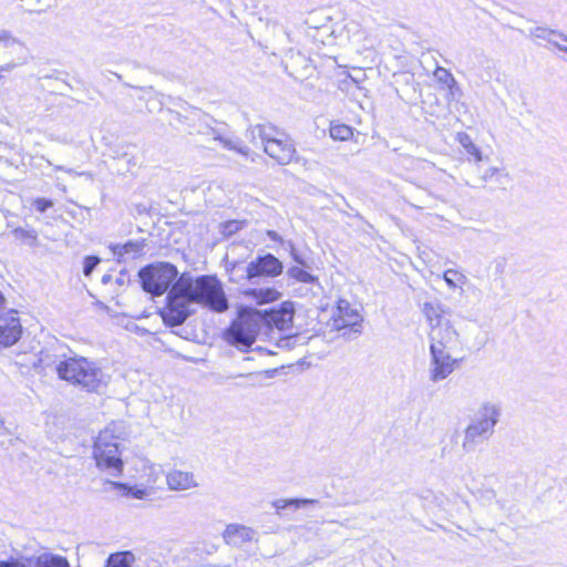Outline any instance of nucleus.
<instances>
[{
  "label": "nucleus",
  "instance_id": "de8ad7c7",
  "mask_svg": "<svg viewBox=\"0 0 567 567\" xmlns=\"http://www.w3.org/2000/svg\"><path fill=\"white\" fill-rule=\"evenodd\" d=\"M558 49L567 52V47H558Z\"/></svg>",
  "mask_w": 567,
  "mask_h": 567
},
{
  "label": "nucleus",
  "instance_id": "bb28decb",
  "mask_svg": "<svg viewBox=\"0 0 567 567\" xmlns=\"http://www.w3.org/2000/svg\"><path fill=\"white\" fill-rule=\"evenodd\" d=\"M443 279L451 289L461 288L467 280L465 275L454 269H447L443 274Z\"/></svg>",
  "mask_w": 567,
  "mask_h": 567
},
{
  "label": "nucleus",
  "instance_id": "dca6fc26",
  "mask_svg": "<svg viewBox=\"0 0 567 567\" xmlns=\"http://www.w3.org/2000/svg\"><path fill=\"white\" fill-rule=\"evenodd\" d=\"M25 563L27 567H70L65 557L50 553L41 554L38 557L25 558Z\"/></svg>",
  "mask_w": 567,
  "mask_h": 567
},
{
  "label": "nucleus",
  "instance_id": "7c9ffc66",
  "mask_svg": "<svg viewBox=\"0 0 567 567\" xmlns=\"http://www.w3.org/2000/svg\"><path fill=\"white\" fill-rule=\"evenodd\" d=\"M114 485L118 488L124 489L126 495L132 496L136 499H143L147 495V492L144 488L131 487L122 483H115Z\"/></svg>",
  "mask_w": 567,
  "mask_h": 567
},
{
  "label": "nucleus",
  "instance_id": "f8f14e48",
  "mask_svg": "<svg viewBox=\"0 0 567 567\" xmlns=\"http://www.w3.org/2000/svg\"><path fill=\"white\" fill-rule=\"evenodd\" d=\"M264 328L268 329L275 327L279 331H285L290 328L293 319V307L290 302H285L279 309H271L265 311Z\"/></svg>",
  "mask_w": 567,
  "mask_h": 567
},
{
  "label": "nucleus",
  "instance_id": "f03ea898",
  "mask_svg": "<svg viewBox=\"0 0 567 567\" xmlns=\"http://www.w3.org/2000/svg\"><path fill=\"white\" fill-rule=\"evenodd\" d=\"M56 372L60 379L93 393H100L110 382V375L104 373L94 361L84 357L61 361Z\"/></svg>",
  "mask_w": 567,
  "mask_h": 567
},
{
  "label": "nucleus",
  "instance_id": "0eeeda50",
  "mask_svg": "<svg viewBox=\"0 0 567 567\" xmlns=\"http://www.w3.org/2000/svg\"><path fill=\"white\" fill-rule=\"evenodd\" d=\"M450 351L430 347L429 379L433 383L447 379L458 367L460 360L453 358Z\"/></svg>",
  "mask_w": 567,
  "mask_h": 567
},
{
  "label": "nucleus",
  "instance_id": "393cba45",
  "mask_svg": "<svg viewBox=\"0 0 567 567\" xmlns=\"http://www.w3.org/2000/svg\"><path fill=\"white\" fill-rule=\"evenodd\" d=\"M133 555L128 551L111 554L105 567H132Z\"/></svg>",
  "mask_w": 567,
  "mask_h": 567
},
{
  "label": "nucleus",
  "instance_id": "37998d69",
  "mask_svg": "<svg viewBox=\"0 0 567 567\" xmlns=\"http://www.w3.org/2000/svg\"><path fill=\"white\" fill-rule=\"evenodd\" d=\"M267 236L271 240H275V241H281L282 240L281 236L278 233H276L275 230H268L267 231Z\"/></svg>",
  "mask_w": 567,
  "mask_h": 567
},
{
  "label": "nucleus",
  "instance_id": "39448f33",
  "mask_svg": "<svg viewBox=\"0 0 567 567\" xmlns=\"http://www.w3.org/2000/svg\"><path fill=\"white\" fill-rule=\"evenodd\" d=\"M93 455L97 467L102 471L107 472L112 476H120L122 474L123 461L120 446L109 430L101 432L97 436Z\"/></svg>",
  "mask_w": 567,
  "mask_h": 567
},
{
  "label": "nucleus",
  "instance_id": "c9c22d12",
  "mask_svg": "<svg viewBox=\"0 0 567 567\" xmlns=\"http://www.w3.org/2000/svg\"><path fill=\"white\" fill-rule=\"evenodd\" d=\"M243 223L238 220H228L223 224V233L225 235H233L241 229Z\"/></svg>",
  "mask_w": 567,
  "mask_h": 567
},
{
  "label": "nucleus",
  "instance_id": "f704fd0d",
  "mask_svg": "<svg viewBox=\"0 0 567 567\" xmlns=\"http://www.w3.org/2000/svg\"><path fill=\"white\" fill-rule=\"evenodd\" d=\"M477 497L486 505L496 499V492L493 488H482L477 491Z\"/></svg>",
  "mask_w": 567,
  "mask_h": 567
},
{
  "label": "nucleus",
  "instance_id": "aec40b11",
  "mask_svg": "<svg viewBox=\"0 0 567 567\" xmlns=\"http://www.w3.org/2000/svg\"><path fill=\"white\" fill-rule=\"evenodd\" d=\"M247 297L257 300L258 303L276 301L280 298V292L275 288L248 289L245 291Z\"/></svg>",
  "mask_w": 567,
  "mask_h": 567
},
{
  "label": "nucleus",
  "instance_id": "b1692460",
  "mask_svg": "<svg viewBox=\"0 0 567 567\" xmlns=\"http://www.w3.org/2000/svg\"><path fill=\"white\" fill-rule=\"evenodd\" d=\"M287 276L302 284H315L318 281L316 276L311 275L299 265L289 267L287 270Z\"/></svg>",
  "mask_w": 567,
  "mask_h": 567
},
{
  "label": "nucleus",
  "instance_id": "9b49d317",
  "mask_svg": "<svg viewBox=\"0 0 567 567\" xmlns=\"http://www.w3.org/2000/svg\"><path fill=\"white\" fill-rule=\"evenodd\" d=\"M22 334V326L14 310L0 316V347L9 348L16 344Z\"/></svg>",
  "mask_w": 567,
  "mask_h": 567
},
{
  "label": "nucleus",
  "instance_id": "a878e982",
  "mask_svg": "<svg viewBox=\"0 0 567 567\" xmlns=\"http://www.w3.org/2000/svg\"><path fill=\"white\" fill-rule=\"evenodd\" d=\"M554 34V35H557L559 37L560 39H563L564 41L567 42V37L561 33V32H558L556 30H553V29H548V28H543V27H537V28H534L529 31V35L533 37V38H537V39H543V40H547L548 42L553 43L555 47H560L558 43L554 42L553 40H550V35Z\"/></svg>",
  "mask_w": 567,
  "mask_h": 567
},
{
  "label": "nucleus",
  "instance_id": "58836bf2",
  "mask_svg": "<svg viewBox=\"0 0 567 567\" xmlns=\"http://www.w3.org/2000/svg\"><path fill=\"white\" fill-rule=\"evenodd\" d=\"M13 234L18 237V238H31V239H37V234L34 230H27V229H23V228H17L14 229Z\"/></svg>",
  "mask_w": 567,
  "mask_h": 567
},
{
  "label": "nucleus",
  "instance_id": "f257e3e1",
  "mask_svg": "<svg viewBox=\"0 0 567 567\" xmlns=\"http://www.w3.org/2000/svg\"><path fill=\"white\" fill-rule=\"evenodd\" d=\"M177 268L169 262H156L142 268L138 277L144 291L153 296L167 293V306L162 312L167 326L183 324L195 312L194 305H202L216 312L228 309V300L219 280L210 276L193 279L188 274L178 278Z\"/></svg>",
  "mask_w": 567,
  "mask_h": 567
},
{
  "label": "nucleus",
  "instance_id": "9d476101",
  "mask_svg": "<svg viewBox=\"0 0 567 567\" xmlns=\"http://www.w3.org/2000/svg\"><path fill=\"white\" fill-rule=\"evenodd\" d=\"M430 347L453 350L460 343V334L447 319L429 331Z\"/></svg>",
  "mask_w": 567,
  "mask_h": 567
},
{
  "label": "nucleus",
  "instance_id": "ea45409f",
  "mask_svg": "<svg viewBox=\"0 0 567 567\" xmlns=\"http://www.w3.org/2000/svg\"><path fill=\"white\" fill-rule=\"evenodd\" d=\"M0 567H27L25 558L8 561L0 560Z\"/></svg>",
  "mask_w": 567,
  "mask_h": 567
},
{
  "label": "nucleus",
  "instance_id": "f3484780",
  "mask_svg": "<svg viewBox=\"0 0 567 567\" xmlns=\"http://www.w3.org/2000/svg\"><path fill=\"white\" fill-rule=\"evenodd\" d=\"M422 313L425 317L430 329L440 324L442 321L450 319L440 302H425L422 308Z\"/></svg>",
  "mask_w": 567,
  "mask_h": 567
},
{
  "label": "nucleus",
  "instance_id": "4468645a",
  "mask_svg": "<svg viewBox=\"0 0 567 567\" xmlns=\"http://www.w3.org/2000/svg\"><path fill=\"white\" fill-rule=\"evenodd\" d=\"M166 483L172 491H185L197 486L190 472L173 470L166 475Z\"/></svg>",
  "mask_w": 567,
  "mask_h": 567
},
{
  "label": "nucleus",
  "instance_id": "79ce46f5",
  "mask_svg": "<svg viewBox=\"0 0 567 567\" xmlns=\"http://www.w3.org/2000/svg\"><path fill=\"white\" fill-rule=\"evenodd\" d=\"M17 65L18 64L14 63V62H8V63H6V64L0 66V73H2V72H11V71H13L16 69Z\"/></svg>",
  "mask_w": 567,
  "mask_h": 567
},
{
  "label": "nucleus",
  "instance_id": "1a4fd4ad",
  "mask_svg": "<svg viewBox=\"0 0 567 567\" xmlns=\"http://www.w3.org/2000/svg\"><path fill=\"white\" fill-rule=\"evenodd\" d=\"M362 317L358 309L353 308L348 300L340 299L337 303V311L333 316L332 327L336 330L347 329L343 336L348 338L361 334Z\"/></svg>",
  "mask_w": 567,
  "mask_h": 567
},
{
  "label": "nucleus",
  "instance_id": "4c0bfd02",
  "mask_svg": "<svg viewBox=\"0 0 567 567\" xmlns=\"http://www.w3.org/2000/svg\"><path fill=\"white\" fill-rule=\"evenodd\" d=\"M53 206V202L47 198H37L34 200V207L38 212L44 213L48 208Z\"/></svg>",
  "mask_w": 567,
  "mask_h": 567
},
{
  "label": "nucleus",
  "instance_id": "6ab92c4d",
  "mask_svg": "<svg viewBox=\"0 0 567 567\" xmlns=\"http://www.w3.org/2000/svg\"><path fill=\"white\" fill-rule=\"evenodd\" d=\"M144 241L143 240H128L125 244H116L112 245L111 249L114 254V256L122 258L125 255H131L132 257H136L141 255L143 248H144Z\"/></svg>",
  "mask_w": 567,
  "mask_h": 567
},
{
  "label": "nucleus",
  "instance_id": "e433bc0d",
  "mask_svg": "<svg viewBox=\"0 0 567 567\" xmlns=\"http://www.w3.org/2000/svg\"><path fill=\"white\" fill-rule=\"evenodd\" d=\"M289 247H290V257L292 258V260L297 264V266H301V267H305V268H308V264L307 261L301 257V255L297 251L295 245L292 243H289Z\"/></svg>",
  "mask_w": 567,
  "mask_h": 567
},
{
  "label": "nucleus",
  "instance_id": "2f4dec72",
  "mask_svg": "<svg viewBox=\"0 0 567 567\" xmlns=\"http://www.w3.org/2000/svg\"><path fill=\"white\" fill-rule=\"evenodd\" d=\"M477 171L480 173V179L482 183H487L493 177L499 178L501 176L507 177V174L502 175L501 171L497 167H487L484 172H481V166L477 165Z\"/></svg>",
  "mask_w": 567,
  "mask_h": 567
},
{
  "label": "nucleus",
  "instance_id": "2eb2a0df",
  "mask_svg": "<svg viewBox=\"0 0 567 567\" xmlns=\"http://www.w3.org/2000/svg\"><path fill=\"white\" fill-rule=\"evenodd\" d=\"M287 73L293 79L298 80L302 76L308 75L312 69L310 61L301 53L291 54L289 60L285 64Z\"/></svg>",
  "mask_w": 567,
  "mask_h": 567
},
{
  "label": "nucleus",
  "instance_id": "473e14b6",
  "mask_svg": "<svg viewBox=\"0 0 567 567\" xmlns=\"http://www.w3.org/2000/svg\"><path fill=\"white\" fill-rule=\"evenodd\" d=\"M58 0H37V3L33 8H30V12H45L47 10L56 7Z\"/></svg>",
  "mask_w": 567,
  "mask_h": 567
},
{
  "label": "nucleus",
  "instance_id": "c85d7f7f",
  "mask_svg": "<svg viewBox=\"0 0 567 567\" xmlns=\"http://www.w3.org/2000/svg\"><path fill=\"white\" fill-rule=\"evenodd\" d=\"M352 134V128L346 124H334L330 127V136L333 140L348 141Z\"/></svg>",
  "mask_w": 567,
  "mask_h": 567
},
{
  "label": "nucleus",
  "instance_id": "c756f323",
  "mask_svg": "<svg viewBox=\"0 0 567 567\" xmlns=\"http://www.w3.org/2000/svg\"><path fill=\"white\" fill-rule=\"evenodd\" d=\"M434 76L440 83L445 84L449 87H452L453 85L456 84L453 74L445 68L437 66L434 72Z\"/></svg>",
  "mask_w": 567,
  "mask_h": 567
},
{
  "label": "nucleus",
  "instance_id": "a211bd4d",
  "mask_svg": "<svg viewBox=\"0 0 567 567\" xmlns=\"http://www.w3.org/2000/svg\"><path fill=\"white\" fill-rule=\"evenodd\" d=\"M274 132V126L270 124H257L250 126L246 132V137L254 145H260L264 147L270 134Z\"/></svg>",
  "mask_w": 567,
  "mask_h": 567
},
{
  "label": "nucleus",
  "instance_id": "4be33fe9",
  "mask_svg": "<svg viewBox=\"0 0 567 567\" xmlns=\"http://www.w3.org/2000/svg\"><path fill=\"white\" fill-rule=\"evenodd\" d=\"M319 501L317 499H311V498H291V499H276L272 502V506L280 511V509H284V508H287V507H295V508H301V507H305L307 505H316L318 504Z\"/></svg>",
  "mask_w": 567,
  "mask_h": 567
},
{
  "label": "nucleus",
  "instance_id": "a18cd8bd",
  "mask_svg": "<svg viewBox=\"0 0 567 567\" xmlns=\"http://www.w3.org/2000/svg\"><path fill=\"white\" fill-rule=\"evenodd\" d=\"M505 266V260L503 258L496 260V267L499 269V271H503V268Z\"/></svg>",
  "mask_w": 567,
  "mask_h": 567
},
{
  "label": "nucleus",
  "instance_id": "423d86ee",
  "mask_svg": "<svg viewBox=\"0 0 567 567\" xmlns=\"http://www.w3.org/2000/svg\"><path fill=\"white\" fill-rule=\"evenodd\" d=\"M282 272V262L270 252L258 255L246 267V278L251 284H258L262 277L276 278Z\"/></svg>",
  "mask_w": 567,
  "mask_h": 567
},
{
  "label": "nucleus",
  "instance_id": "72a5a7b5",
  "mask_svg": "<svg viewBox=\"0 0 567 567\" xmlns=\"http://www.w3.org/2000/svg\"><path fill=\"white\" fill-rule=\"evenodd\" d=\"M101 259L96 256H87L84 258L83 264V274L85 277L91 276L93 270L96 268V266L100 264Z\"/></svg>",
  "mask_w": 567,
  "mask_h": 567
},
{
  "label": "nucleus",
  "instance_id": "cd10ccee",
  "mask_svg": "<svg viewBox=\"0 0 567 567\" xmlns=\"http://www.w3.org/2000/svg\"><path fill=\"white\" fill-rule=\"evenodd\" d=\"M0 45H2L4 49L10 48H24V43L19 40L17 37L12 34L9 30L1 29L0 30Z\"/></svg>",
  "mask_w": 567,
  "mask_h": 567
},
{
  "label": "nucleus",
  "instance_id": "7ed1b4c3",
  "mask_svg": "<svg viewBox=\"0 0 567 567\" xmlns=\"http://www.w3.org/2000/svg\"><path fill=\"white\" fill-rule=\"evenodd\" d=\"M262 312L251 308H244L224 333L225 340L240 351H247L264 328Z\"/></svg>",
  "mask_w": 567,
  "mask_h": 567
},
{
  "label": "nucleus",
  "instance_id": "49530a36",
  "mask_svg": "<svg viewBox=\"0 0 567 567\" xmlns=\"http://www.w3.org/2000/svg\"><path fill=\"white\" fill-rule=\"evenodd\" d=\"M55 169L56 171H64V168L62 166H55ZM65 172L72 173V169H65Z\"/></svg>",
  "mask_w": 567,
  "mask_h": 567
},
{
  "label": "nucleus",
  "instance_id": "6e6552de",
  "mask_svg": "<svg viewBox=\"0 0 567 567\" xmlns=\"http://www.w3.org/2000/svg\"><path fill=\"white\" fill-rule=\"evenodd\" d=\"M262 148L268 156L280 165L289 164L296 154V147L291 138L275 126Z\"/></svg>",
  "mask_w": 567,
  "mask_h": 567
},
{
  "label": "nucleus",
  "instance_id": "ddd939ff",
  "mask_svg": "<svg viewBox=\"0 0 567 567\" xmlns=\"http://www.w3.org/2000/svg\"><path fill=\"white\" fill-rule=\"evenodd\" d=\"M255 536V529L241 524H228L223 533L225 543L233 547H241L244 544L252 542Z\"/></svg>",
  "mask_w": 567,
  "mask_h": 567
},
{
  "label": "nucleus",
  "instance_id": "a19ab883",
  "mask_svg": "<svg viewBox=\"0 0 567 567\" xmlns=\"http://www.w3.org/2000/svg\"><path fill=\"white\" fill-rule=\"evenodd\" d=\"M124 147H118L114 151L115 153V157L117 158H121V157H128L127 162L131 163L132 159H133V156L130 155V153L125 150H123Z\"/></svg>",
  "mask_w": 567,
  "mask_h": 567
},
{
  "label": "nucleus",
  "instance_id": "c03bdc74",
  "mask_svg": "<svg viewBox=\"0 0 567 567\" xmlns=\"http://www.w3.org/2000/svg\"><path fill=\"white\" fill-rule=\"evenodd\" d=\"M4 306H6V298H4L3 293L0 291V312L3 311ZM2 315L3 313H0V316H2Z\"/></svg>",
  "mask_w": 567,
  "mask_h": 567
},
{
  "label": "nucleus",
  "instance_id": "20e7f679",
  "mask_svg": "<svg viewBox=\"0 0 567 567\" xmlns=\"http://www.w3.org/2000/svg\"><path fill=\"white\" fill-rule=\"evenodd\" d=\"M499 416V404L493 402L483 403L477 410L475 417L465 429L462 443L463 450L472 452L478 444L487 441L494 434Z\"/></svg>",
  "mask_w": 567,
  "mask_h": 567
},
{
  "label": "nucleus",
  "instance_id": "412c9836",
  "mask_svg": "<svg viewBox=\"0 0 567 567\" xmlns=\"http://www.w3.org/2000/svg\"><path fill=\"white\" fill-rule=\"evenodd\" d=\"M214 138L216 141H219L223 147L227 150L236 151L237 153L245 156H248L249 154V148L246 145H244L243 142L238 138L224 135H216Z\"/></svg>",
  "mask_w": 567,
  "mask_h": 567
},
{
  "label": "nucleus",
  "instance_id": "5701e85b",
  "mask_svg": "<svg viewBox=\"0 0 567 567\" xmlns=\"http://www.w3.org/2000/svg\"><path fill=\"white\" fill-rule=\"evenodd\" d=\"M457 142L462 145V147L466 151L468 155H472L475 158V162H482L483 155L481 150L473 143L472 138L466 133L457 134Z\"/></svg>",
  "mask_w": 567,
  "mask_h": 567
}]
</instances>
